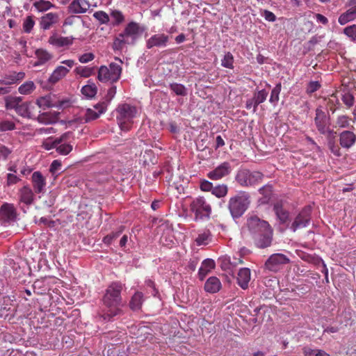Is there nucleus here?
Masks as SVG:
<instances>
[{
    "label": "nucleus",
    "instance_id": "f257e3e1",
    "mask_svg": "<svg viewBox=\"0 0 356 356\" xmlns=\"http://www.w3.org/2000/svg\"><path fill=\"white\" fill-rule=\"evenodd\" d=\"M247 230L259 248H266L272 244L273 229L269 223L257 216H250L247 221L243 231Z\"/></svg>",
    "mask_w": 356,
    "mask_h": 356
},
{
    "label": "nucleus",
    "instance_id": "f03ea898",
    "mask_svg": "<svg viewBox=\"0 0 356 356\" xmlns=\"http://www.w3.org/2000/svg\"><path fill=\"white\" fill-rule=\"evenodd\" d=\"M123 284L120 282L111 283L102 297L103 309L101 316L105 321H110L114 316L120 314L123 306L121 295Z\"/></svg>",
    "mask_w": 356,
    "mask_h": 356
},
{
    "label": "nucleus",
    "instance_id": "7ed1b4c3",
    "mask_svg": "<svg viewBox=\"0 0 356 356\" xmlns=\"http://www.w3.org/2000/svg\"><path fill=\"white\" fill-rule=\"evenodd\" d=\"M145 30V27L138 22H129L123 31L115 38L113 42V50L120 51L126 44L134 45Z\"/></svg>",
    "mask_w": 356,
    "mask_h": 356
},
{
    "label": "nucleus",
    "instance_id": "20e7f679",
    "mask_svg": "<svg viewBox=\"0 0 356 356\" xmlns=\"http://www.w3.org/2000/svg\"><path fill=\"white\" fill-rule=\"evenodd\" d=\"M116 119L122 131H129L134 124V119L138 114L136 106L124 103L119 104L116 108Z\"/></svg>",
    "mask_w": 356,
    "mask_h": 356
},
{
    "label": "nucleus",
    "instance_id": "39448f33",
    "mask_svg": "<svg viewBox=\"0 0 356 356\" xmlns=\"http://www.w3.org/2000/svg\"><path fill=\"white\" fill-rule=\"evenodd\" d=\"M250 203V195L246 192H241L231 197L228 208L234 218L241 217L247 210Z\"/></svg>",
    "mask_w": 356,
    "mask_h": 356
},
{
    "label": "nucleus",
    "instance_id": "423d86ee",
    "mask_svg": "<svg viewBox=\"0 0 356 356\" xmlns=\"http://www.w3.org/2000/svg\"><path fill=\"white\" fill-rule=\"evenodd\" d=\"M189 207L190 211L194 213L195 220L208 219L211 213V205L202 196L194 198Z\"/></svg>",
    "mask_w": 356,
    "mask_h": 356
},
{
    "label": "nucleus",
    "instance_id": "0eeeda50",
    "mask_svg": "<svg viewBox=\"0 0 356 356\" xmlns=\"http://www.w3.org/2000/svg\"><path fill=\"white\" fill-rule=\"evenodd\" d=\"M264 178V175L259 171H250L249 170H241L236 175V181L243 187L254 186L260 184Z\"/></svg>",
    "mask_w": 356,
    "mask_h": 356
},
{
    "label": "nucleus",
    "instance_id": "6e6552de",
    "mask_svg": "<svg viewBox=\"0 0 356 356\" xmlns=\"http://www.w3.org/2000/svg\"><path fill=\"white\" fill-rule=\"evenodd\" d=\"M122 67L120 65L111 63L109 67L101 66L98 71V79L101 81H118L121 76Z\"/></svg>",
    "mask_w": 356,
    "mask_h": 356
},
{
    "label": "nucleus",
    "instance_id": "1a4fd4ad",
    "mask_svg": "<svg viewBox=\"0 0 356 356\" xmlns=\"http://www.w3.org/2000/svg\"><path fill=\"white\" fill-rule=\"evenodd\" d=\"M314 123L321 134L325 136H332L333 135L337 134L336 131L330 129V118L321 108H317L316 109Z\"/></svg>",
    "mask_w": 356,
    "mask_h": 356
},
{
    "label": "nucleus",
    "instance_id": "9d476101",
    "mask_svg": "<svg viewBox=\"0 0 356 356\" xmlns=\"http://www.w3.org/2000/svg\"><path fill=\"white\" fill-rule=\"evenodd\" d=\"M65 66H58L50 75L48 81L54 84L58 82L60 80L63 79L70 72V70L74 67L75 62L74 60H65L61 62Z\"/></svg>",
    "mask_w": 356,
    "mask_h": 356
},
{
    "label": "nucleus",
    "instance_id": "9b49d317",
    "mask_svg": "<svg viewBox=\"0 0 356 356\" xmlns=\"http://www.w3.org/2000/svg\"><path fill=\"white\" fill-rule=\"evenodd\" d=\"M289 259L281 253L273 254L265 263V266L270 271L277 272L282 266L289 263Z\"/></svg>",
    "mask_w": 356,
    "mask_h": 356
},
{
    "label": "nucleus",
    "instance_id": "f8f14e48",
    "mask_svg": "<svg viewBox=\"0 0 356 356\" xmlns=\"http://www.w3.org/2000/svg\"><path fill=\"white\" fill-rule=\"evenodd\" d=\"M170 40V36L165 33H156L152 35L146 40V47L151 49L154 47L163 48L165 47Z\"/></svg>",
    "mask_w": 356,
    "mask_h": 356
},
{
    "label": "nucleus",
    "instance_id": "ddd939ff",
    "mask_svg": "<svg viewBox=\"0 0 356 356\" xmlns=\"http://www.w3.org/2000/svg\"><path fill=\"white\" fill-rule=\"evenodd\" d=\"M311 219V209L305 207L298 213L291 226V229L296 232V229L306 227Z\"/></svg>",
    "mask_w": 356,
    "mask_h": 356
},
{
    "label": "nucleus",
    "instance_id": "4468645a",
    "mask_svg": "<svg viewBox=\"0 0 356 356\" xmlns=\"http://www.w3.org/2000/svg\"><path fill=\"white\" fill-rule=\"evenodd\" d=\"M17 212L13 204L4 202L0 207V219L4 222L15 221Z\"/></svg>",
    "mask_w": 356,
    "mask_h": 356
},
{
    "label": "nucleus",
    "instance_id": "2eb2a0df",
    "mask_svg": "<svg viewBox=\"0 0 356 356\" xmlns=\"http://www.w3.org/2000/svg\"><path fill=\"white\" fill-rule=\"evenodd\" d=\"M74 38L72 36H62L56 33H53L48 39L49 44L52 46L61 48L71 46L74 42Z\"/></svg>",
    "mask_w": 356,
    "mask_h": 356
},
{
    "label": "nucleus",
    "instance_id": "dca6fc26",
    "mask_svg": "<svg viewBox=\"0 0 356 356\" xmlns=\"http://www.w3.org/2000/svg\"><path fill=\"white\" fill-rule=\"evenodd\" d=\"M34 191L28 185L24 186L19 189L17 195L19 198V204H23L26 206H30L33 204L35 201Z\"/></svg>",
    "mask_w": 356,
    "mask_h": 356
},
{
    "label": "nucleus",
    "instance_id": "f3484780",
    "mask_svg": "<svg viewBox=\"0 0 356 356\" xmlns=\"http://www.w3.org/2000/svg\"><path fill=\"white\" fill-rule=\"evenodd\" d=\"M231 171L232 167L229 163L223 162L217 166L214 170L209 172L207 174V177L211 180H218L228 175Z\"/></svg>",
    "mask_w": 356,
    "mask_h": 356
},
{
    "label": "nucleus",
    "instance_id": "a211bd4d",
    "mask_svg": "<svg viewBox=\"0 0 356 356\" xmlns=\"http://www.w3.org/2000/svg\"><path fill=\"white\" fill-rule=\"evenodd\" d=\"M24 72L10 71L0 78V84L10 86L17 84L25 78Z\"/></svg>",
    "mask_w": 356,
    "mask_h": 356
},
{
    "label": "nucleus",
    "instance_id": "6ab92c4d",
    "mask_svg": "<svg viewBox=\"0 0 356 356\" xmlns=\"http://www.w3.org/2000/svg\"><path fill=\"white\" fill-rule=\"evenodd\" d=\"M31 184L33 188V191L35 193H44L46 191V179L43 175L39 172L35 171L31 176Z\"/></svg>",
    "mask_w": 356,
    "mask_h": 356
},
{
    "label": "nucleus",
    "instance_id": "aec40b11",
    "mask_svg": "<svg viewBox=\"0 0 356 356\" xmlns=\"http://www.w3.org/2000/svg\"><path fill=\"white\" fill-rule=\"evenodd\" d=\"M88 0H72L68 6V10L73 14L86 13L90 8Z\"/></svg>",
    "mask_w": 356,
    "mask_h": 356
},
{
    "label": "nucleus",
    "instance_id": "412c9836",
    "mask_svg": "<svg viewBox=\"0 0 356 356\" xmlns=\"http://www.w3.org/2000/svg\"><path fill=\"white\" fill-rule=\"evenodd\" d=\"M348 6L349 8L339 17L338 22L341 25L356 19V0H350Z\"/></svg>",
    "mask_w": 356,
    "mask_h": 356
},
{
    "label": "nucleus",
    "instance_id": "4be33fe9",
    "mask_svg": "<svg viewBox=\"0 0 356 356\" xmlns=\"http://www.w3.org/2000/svg\"><path fill=\"white\" fill-rule=\"evenodd\" d=\"M60 17L57 13H48L41 17L40 26L43 30H49L58 23Z\"/></svg>",
    "mask_w": 356,
    "mask_h": 356
},
{
    "label": "nucleus",
    "instance_id": "5701e85b",
    "mask_svg": "<svg viewBox=\"0 0 356 356\" xmlns=\"http://www.w3.org/2000/svg\"><path fill=\"white\" fill-rule=\"evenodd\" d=\"M340 146L348 149L356 143V134L351 131H343L339 135Z\"/></svg>",
    "mask_w": 356,
    "mask_h": 356
},
{
    "label": "nucleus",
    "instance_id": "b1692460",
    "mask_svg": "<svg viewBox=\"0 0 356 356\" xmlns=\"http://www.w3.org/2000/svg\"><path fill=\"white\" fill-rule=\"evenodd\" d=\"M251 278V271L248 268H241L237 274V284L243 289L248 288Z\"/></svg>",
    "mask_w": 356,
    "mask_h": 356
},
{
    "label": "nucleus",
    "instance_id": "393cba45",
    "mask_svg": "<svg viewBox=\"0 0 356 356\" xmlns=\"http://www.w3.org/2000/svg\"><path fill=\"white\" fill-rule=\"evenodd\" d=\"M71 134V132H66L60 136L59 138H48L45 140H44L42 143V147L47 149L50 150L51 149L56 148L60 143H63L66 140L67 138Z\"/></svg>",
    "mask_w": 356,
    "mask_h": 356
},
{
    "label": "nucleus",
    "instance_id": "a878e982",
    "mask_svg": "<svg viewBox=\"0 0 356 356\" xmlns=\"http://www.w3.org/2000/svg\"><path fill=\"white\" fill-rule=\"evenodd\" d=\"M145 296L143 292L137 291L131 296L129 305L131 310L139 311L145 301Z\"/></svg>",
    "mask_w": 356,
    "mask_h": 356
},
{
    "label": "nucleus",
    "instance_id": "bb28decb",
    "mask_svg": "<svg viewBox=\"0 0 356 356\" xmlns=\"http://www.w3.org/2000/svg\"><path fill=\"white\" fill-rule=\"evenodd\" d=\"M116 87L112 86L108 90L102 100L98 102V106L100 107L101 112H106L107 107L111 103V100L114 98L116 94Z\"/></svg>",
    "mask_w": 356,
    "mask_h": 356
},
{
    "label": "nucleus",
    "instance_id": "cd10ccee",
    "mask_svg": "<svg viewBox=\"0 0 356 356\" xmlns=\"http://www.w3.org/2000/svg\"><path fill=\"white\" fill-rule=\"evenodd\" d=\"M222 287L221 282L217 277H209L204 284V290L210 293L218 292Z\"/></svg>",
    "mask_w": 356,
    "mask_h": 356
},
{
    "label": "nucleus",
    "instance_id": "c85d7f7f",
    "mask_svg": "<svg viewBox=\"0 0 356 356\" xmlns=\"http://www.w3.org/2000/svg\"><path fill=\"white\" fill-rule=\"evenodd\" d=\"M215 262L211 259H204L198 270V275L201 280H203L206 275L215 268Z\"/></svg>",
    "mask_w": 356,
    "mask_h": 356
},
{
    "label": "nucleus",
    "instance_id": "c756f323",
    "mask_svg": "<svg viewBox=\"0 0 356 356\" xmlns=\"http://www.w3.org/2000/svg\"><path fill=\"white\" fill-rule=\"evenodd\" d=\"M275 214L281 223H286L289 217V212L283 208L281 202H277L273 208Z\"/></svg>",
    "mask_w": 356,
    "mask_h": 356
},
{
    "label": "nucleus",
    "instance_id": "7c9ffc66",
    "mask_svg": "<svg viewBox=\"0 0 356 356\" xmlns=\"http://www.w3.org/2000/svg\"><path fill=\"white\" fill-rule=\"evenodd\" d=\"M105 112H101L100 107H99L98 103H97L94 106V109H92V108L86 109L85 115H84L85 122H88L89 121L96 120L102 114H103Z\"/></svg>",
    "mask_w": 356,
    "mask_h": 356
},
{
    "label": "nucleus",
    "instance_id": "2f4dec72",
    "mask_svg": "<svg viewBox=\"0 0 356 356\" xmlns=\"http://www.w3.org/2000/svg\"><path fill=\"white\" fill-rule=\"evenodd\" d=\"M22 102L20 97H8L5 99L6 108L7 110H15L17 113Z\"/></svg>",
    "mask_w": 356,
    "mask_h": 356
},
{
    "label": "nucleus",
    "instance_id": "473e14b6",
    "mask_svg": "<svg viewBox=\"0 0 356 356\" xmlns=\"http://www.w3.org/2000/svg\"><path fill=\"white\" fill-rule=\"evenodd\" d=\"M337 134L332 136H326L327 140V146L330 152L336 156H340L341 155V147L336 143L334 138Z\"/></svg>",
    "mask_w": 356,
    "mask_h": 356
},
{
    "label": "nucleus",
    "instance_id": "72a5a7b5",
    "mask_svg": "<svg viewBox=\"0 0 356 356\" xmlns=\"http://www.w3.org/2000/svg\"><path fill=\"white\" fill-rule=\"evenodd\" d=\"M259 192L263 195L261 202L268 204L270 201L273 196V188L270 185H266L259 188Z\"/></svg>",
    "mask_w": 356,
    "mask_h": 356
},
{
    "label": "nucleus",
    "instance_id": "f704fd0d",
    "mask_svg": "<svg viewBox=\"0 0 356 356\" xmlns=\"http://www.w3.org/2000/svg\"><path fill=\"white\" fill-rule=\"evenodd\" d=\"M17 113L23 118H31L33 117L31 104L22 102L18 108Z\"/></svg>",
    "mask_w": 356,
    "mask_h": 356
},
{
    "label": "nucleus",
    "instance_id": "c9c22d12",
    "mask_svg": "<svg viewBox=\"0 0 356 356\" xmlns=\"http://www.w3.org/2000/svg\"><path fill=\"white\" fill-rule=\"evenodd\" d=\"M35 55L38 60L36 65H42L52 58V55L47 50L42 49H37Z\"/></svg>",
    "mask_w": 356,
    "mask_h": 356
},
{
    "label": "nucleus",
    "instance_id": "e433bc0d",
    "mask_svg": "<svg viewBox=\"0 0 356 356\" xmlns=\"http://www.w3.org/2000/svg\"><path fill=\"white\" fill-rule=\"evenodd\" d=\"M33 6L38 12L40 13L46 12L55 7L54 4L46 0L35 1Z\"/></svg>",
    "mask_w": 356,
    "mask_h": 356
},
{
    "label": "nucleus",
    "instance_id": "4c0bfd02",
    "mask_svg": "<svg viewBox=\"0 0 356 356\" xmlns=\"http://www.w3.org/2000/svg\"><path fill=\"white\" fill-rule=\"evenodd\" d=\"M268 95V92L265 89L259 90L258 92L254 94L253 97L255 99L254 105V112L257 111L258 105L266 101Z\"/></svg>",
    "mask_w": 356,
    "mask_h": 356
},
{
    "label": "nucleus",
    "instance_id": "58836bf2",
    "mask_svg": "<svg viewBox=\"0 0 356 356\" xmlns=\"http://www.w3.org/2000/svg\"><path fill=\"white\" fill-rule=\"evenodd\" d=\"M109 17L113 26H118L124 21L123 13L118 10H111Z\"/></svg>",
    "mask_w": 356,
    "mask_h": 356
},
{
    "label": "nucleus",
    "instance_id": "ea45409f",
    "mask_svg": "<svg viewBox=\"0 0 356 356\" xmlns=\"http://www.w3.org/2000/svg\"><path fill=\"white\" fill-rule=\"evenodd\" d=\"M35 88L36 87L33 81H28L19 87L18 91L20 94L26 95L32 93Z\"/></svg>",
    "mask_w": 356,
    "mask_h": 356
},
{
    "label": "nucleus",
    "instance_id": "a19ab883",
    "mask_svg": "<svg viewBox=\"0 0 356 356\" xmlns=\"http://www.w3.org/2000/svg\"><path fill=\"white\" fill-rule=\"evenodd\" d=\"M72 134L67 138L66 140L60 143L56 147V152L61 155H67L72 150V145L67 143Z\"/></svg>",
    "mask_w": 356,
    "mask_h": 356
},
{
    "label": "nucleus",
    "instance_id": "79ce46f5",
    "mask_svg": "<svg viewBox=\"0 0 356 356\" xmlns=\"http://www.w3.org/2000/svg\"><path fill=\"white\" fill-rule=\"evenodd\" d=\"M170 89L176 95L179 96H186L187 88L182 84L178 83H172L169 86Z\"/></svg>",
    "mask_w": 356,
    "mask_h": 356
},
{
    "label": "nucleus",
    "instance_id": "37998d69",
    "mask_svg": "<svg viewBox=\"0 0 356 356\" xmlns=\"http://www.w3.org/2000/svg\"><path fill=\"white\" fill-rule=\"evenodd\" d=\"M81 92L84 96L92 98L96 95L97 88L95 83L88 84L81 88Z\"/></svg>",
    "mask_w": 356,
    "mask_h": 356
},
{
    "label": "nucleus",
    "instance_id": "c03bdc74",
    "mask_svg": "<svg viewBox=\"0 0 356 356\" xmlns=\"http://www.w3.org/2000/svg\"><path fill=\"white\" fill-rule=\"evenodd\" d=\"M36 104L43 110H45L50 107H54V103L51 102L49 96L39 97L36 101Z\"/></svg>",
    "mask_w": 356,
    "mask_h": 356
},
{
    "label": "nucleus",
    "instance_id": "a18cd8bd",
    "mask_svg": "<svg viewBox=\"0 0 356 356\" xmlns=\"http://www.w3.org/2000/svg\"><path fill=\"white\" fill-rule=\"evenodd\" d=\"M211 241V234L209 231H204L200 234L195 239L197 245H207Z\"/></svg>",
    "mask_w": 356,
    "mask_h": 356
},
{
    "label": "nucleus",
    "instance_id": "49530a36",
    "mask_svg": "<svg viewBox=\"0 0 356 356\" xmlns=\"http://www.w3.org/2000/svg\"><path fill=\"white\" fill-rule=\"evenodd\" d=\"M93 17L102 24H108L110 22L109 15L102 10L94 13Z\"/></svg>",
    "mask_w": 356,
    "mask_h": 356
},
{
    "label": "nucleus",
    "instance_id": "de8ad7c7",
    "mask_svg": "<svg viewBox=\"0 0 356 356\" xmlns=\"http://www.w3.org/2000/svg\"><path fill=\"white\" fill-rule=\"evenodd\" d=\"M227 186L225 184H222L213 187L211 193L216 197L220 198L225 197L227 194Z\"/></svg>",
    "mask_w": 356,
    "mask_h": 356
},
{
    "label": "nucleus",
    "instance_id": "09e8293b",
    "mask_svg": "<svg viewBox=\"0 0 356 356\" xmlns=\"http://www.w3.org/2000/svg\"><path fill=\"white\" fill-rule=\"evenodd\" d=\"M34 17L29 15L26 17L23 22V30L25 33H29L35 26Z\"/></svg>",
    "mask_w": 356,
    "mask_h": 356
},
{
    "label": "nucleus",
    "instance_id": "8fccbe9b",
    "mask_svg": "<svg viewBox=\"0 0 356 356\" xmlns=\"http://www.w3.org/2000/svg\"><path fill=\"white\" fill-rule=\"evenodd\" d=\"M282 86L281 83H277L274 88L272 90L269 102L275 105L279 101V95L281 91Z\"/></svg>",
    "mask_w": 356,
    "mask_h": 356
},
{
    "label": "nucleus",
    "instance_id": "3c124183",
    "mask_svg": "<svg viewBox=\"0 0 356 356\" xmlns=\"http://www.w3.org/2000/svg\"><path fill=\"white\" fill-rule=\"evenodd\" d=\"M221 65L225 68H234V56L230 52H227L221 60Z\"/></svg>",
    "mask_w": 356,
    "mask_h": 356
},
{
    "label": "nucleus",
    "instance_id": "603ef678",
    "mask_svg": "<svg viewBox=\"0 0 356 356\" xmlns=\"http://www.w3.org/2000/svg\"><path fill=\"white\" fill-rule=\"evenodd\" d=\"M350 119L347 115H339L337 118L336 124L339 128H348L350 126Z\"/></svg>",
    "mask_w": 356,
    "mask_h": 356
},
{
    "label": "nucleus",
    "instance_id": "864d4df0",
    "mask_svg": "<svg viewBox=\"0 0 356 356\" xmlns=\"http://www.w3.org/2000/svg\"><path fill=\"white\" fill-rule=\"evenodd\" d=\"M15 129V124L13 121L3 120L0 122V131H11Z\"/></svg>",
    "mask_w": 356,
    "mask_h": 356
},
{
    "label": "nucleus",
    "instance_id": "5fc2aeb1",
    "mask_svg": "<svg viewBox=\"0 0 356 356\" xmlns=\"http://www.w3.org/2000/svg\"><path fill=\"white\" fill-rule=\"evenodd\" d=\"M343 33L352 40L356 38V24L348 26L343 29Z\"/></svg>",
    "mask_w": 356,
    "mask_h": 356
},
{
    "label": "nucleus",
    "instance_id": "6e6d98bb",
    "mask_svg": "<svg viewBox=\"0 0 356 356\" xmlns=\"http://www.w3.org/2000/svg\"><path fill=\"white\" fill-rule=\"evenodd\" d=\"M321 88V83L318 81H310L307 87L306 92L307 94H312Z\"/></svg>",
    "mask_w": 356,
    "mask_h": 356
},
{
    "label": "nucleus",
    "instance_id": "4d7b16f0",
    "mask_svg": "<svg viewBox=\"0 0 356 356\" xmlns=\"http://www.w3.org/2000/svg\"><path fill=\"white\" fill-rule=\"evenodd\" d=\"M121 232H122V230H120L118 232H112L111 234L106 235V236L104 237V238L102 240L103 243L106 245L111 244L113 241L114 239H115L116 238H118L120 236V234H121Z\"/></svg>",
    "mask_w": 356,
    "mask_h": 356
},
{
    "label": "nucleus",
    "instance_id": "13d9d810",
    "mask_svg": "<svg viewBox=\"0 0 356 356\" xmlns=\"http://www.w3.org/2000/svg\"><path fill=\"white\" fill-rule=\"evenodd\" d=\"M342 101L348 108H350L354 104L355 99L351 94L346 93L342 97Z\"/></svg>",
    "mask_w": 356,
    "mask_h": 356
},
{
    "label": "nucleus",
    "instance_id": "bf43d9fd",
    "mask_svg": "<svg viewBox=\"0 0 356 356\" xmlns=\"http://www.w3.org/2000/svg\"><path fill=\"white\" fill-rule=\"evenodd\" d=\"M71 102L68 99L58 100L54 103V106L58 108L64 109L70 106Z\"/></svg>",
    "mask_w": 356,
    "mask_h": 356
},
{
    "label": "nucleus",
    "instance_id": "052dcab7",
    "mask_svg": "<svg viewBox=\"0 0 356 356\" xmlns=\"http://www.w3.org/2000/svg\"><path fill=\"white\" fill-rule=\"evenodd\" d=\"M19 181H20V178H19L15 175L12 174V173L7 174L6 185L8 186L16 184Z\"/></svg>",
    "mask_w": 356,
    "mask_h": 356
},
{
    "label": "nucleus",
    "instance_id": "680f3d73",
    "mask_svg": "<svg viewBox=\"0 0 356 356\" xmlns=\"http://www.w3.org/2000/svg\"><path fill=\"white\" fill-rule=\"evenodd\" d=\"M213 186L212 183L207 180L204 179L200 181V188L201 191H205V192L211 191L213 189Z\"/></svg>",
    "mask_w": 356,
    "mask_h": 356
},
{
    "label": "nucleus",
    "instance_id": "e2e57ef3",
    "mask_svg": "<svg viewBox=\"0 0 356 356\" xmlns=\"http://www.w3.org/2000/svg\"><path fill=\"white\" fill-rule=\"evenodd\" d=\"M95 58V55L92 53H86L80 56L79 60L81 63H86Z\"/></svg>",
    "mask_w": 356,
    "mask_h": 356
},
{
    "label": "nucleus",
    "instance_id": "0e129e2a",
    "mask_svg": "<svg viewBox=\"0 0 356 356\" xmlns=\"http://www.w3.org/2000/svg\"><path fill=\"white\" fill-rule=\"evenodd\" d=\"M339 103V100L336 95H332L331 97L328 99L327 105L329 107V108L334 112L335 111L334 106L336 104Z\"/></svg>",
    "mask_w": 356,
    "mask_h": 356
},
{
    "label": "nucleus",
    "instance_id": "69168bd1",
    "mask_svg": "<svg viewBox=\"0 0 356 356\" xmlns=\"http://www.w3.org/2000/svg\"><path fill=\"white\" fill-rule=\"evenodd\" d=\"M48 118L49 115L46 113H44L39 116V120L40 121L44 122L46 124H51L56 121V117L53 120L49 119Z\"/></svg>",
    "mask_w": 356,
    "mask_h": 356
},
{
    "label": "nucleus",
    "instance_id": "338daca9",
    "mask_svg": "<svg viewBox=\"0 0 356 356\" xmlns=\"http://www.w3.org/2000/svg\"><path fill=\"white\" fill-rule=\"evenodd\" d=\"M60 166H61V163L59 161H58V160L53 161V162L51 163V164L50 165V172L52 173H55L56 172H57L58 170H60Z\"/></svg>",
    "mask_w": 356,
    "mask_h": 356
},
{
    "label": "nucleus",
    "instance_id": "774afa93",
    "mask_svg": "<svg viewBox=\"0 0 356 356\" xmlns=\"http://www.w3.org/2000/svg\"><path fill=\"white\" fill-rule=\"evenodd\" d=\"M318 349H312L308 346L302 348V353L305 356H314Z\"/></svg>",
    "mask_w": 356,
    "mask_h": 356
}]
</instances>
